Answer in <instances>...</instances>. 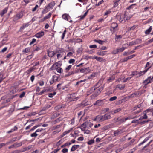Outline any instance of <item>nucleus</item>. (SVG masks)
<instances>
[{"label": "nucleus", "mask_w": 153, "mask_h": 153, "mask_svg": "<svg viewBox=\"0 0 153 153\" xmlns=\"http://www.w3.org/2000/svg\"><path fill=\"white\" fill-rule=\"evenodd\" d=\"M111 118L110 114H105L104 115H97L98 122H101L106 120L110 119Z\"/></svg>", "instance_id": "1"}, {"label": "nucleus", "mask_w": 153, "mask_h": 153, "mask_svg": "<svg viewBox=\"0 0 153 153\" xmlns=\"http://www.w3.org/2000/svg\"><path fill=\"white\" fill-rule=\"evenodd\" d=\"M57 63H54L50 68L51 70H56L58 73H61L63 71L62 68L60 67H57Z\"/></svg>", "instance_id": "2"}, {"label": "nucleus", "mask_w": 153, "mask_h": 153, "mask_svg": "<svg viewBox=\"0 0 153 153\" xmlns=\"http://www.w3.org/2000/svg\"><path fill=\"white\" fill-rule=\"evenodd\" d=\"M103 89L102 86L100 87L98 89H96L94 93L91 96V98H93L97 97L101 92Z\"/></svg>", "instance_id": "3"}, {"label": "nucleus", "mask_w": 153, "mask_h": 153, "mask_svg": "<svg viewBox=\"0 0 153 153\" xmlns=\"http://www.w3.org/2000/svg\"><path fill=\"white\" fill-rule=\"evenodd\" d=\"M90 70L89 69L88 67L85 68H81L78 71H76V72H78L79 71L81 73H83L85 74H87L89 73L90 71Z\"/></svg>", "instance_id": "4"}, {"label": "nucleus", "mask_w": 153, "mask_h": 153, "mask_svg": "<svg viewBox=\"0 0 153 153\" xmlns=\"http://www.w3.org/2000/svg\"><path fill=\"white\" fill-rule=\"evenodd\" d=\"M130 12L126 11L124 14V19L126 20H128L132 16V15L130 14Z\"/></svg>", "instance_id": "5"}, {"label": "nucleus", "mask_w": 153, "mask_h": 153, "mask_svg": "<svg viewBox=\"0 0 153 153\" xmlns=\"http://www.w3.org/2000/svg\"><path fill=\"white\" fill-rule=\"evenodd\" d=\"M103 100H99L96 101L94 105L97 106H100L103 105L104 104Z\"/></svg>", "instance_id": "6"}, {"label": "nucleus", "mask_w": 153, "mask_h": 153, "mask_svg": "<svg viewBox=\"0 0 153 153\" xmlns=\"http://www.w3.org/2000/svg\"><path fill=\"white\" fill-rule=\"evenodd\" d=\"M22 142L17 143H15L9 146L8 148L9 149H10L12 148H16L17 147L20 146L22 145Z\"/></svg>", "instance_id": "7"}, {"label": "nucleus", "mask_w": 153, "mask_h": 153, "mask_svg": "<svg viewBox=\"0 0 153 153\" xmlns=\"http://www.w3.org/2000/svg\"><path fill=\"white\" fill-rule=\"evenodd\" d=\"M123 132V129H119L114 132V136H117Z\"/></svg>", "instance_id": "8"}, {"label": "nucleus", "mask_w": 153, "mask_h": 153, "mask_svg": "<svg viewBox=\"0 0 153 153\" xmlns=\"http://www.w3.org/2000/svg\"><path fill=\"white\" fill-rule=\"evenodd\" d=\"M62 17L64 19L69 21L70 22H72V20H70L71 18L67 14H63L62 16Z\"/></svg>", "instance_id": "9"}, {"label": "nucleus", "mask_w": 153, "mask_h": 153, "mask_svg": "<svg viewBox=\"0 0 153 153\" xmlns=\"http://www.w3.org/2000/svg\"><path fill=\"white\" fill-rule=\"evenodd\" d=\"M55 2L53 1L49 3L46 6L48 7L49 10L50 9H52L55 5Z\"/></svg>", "instance_id": "10"}, {"label": "nucleus", "mask_w": 153, "mask_h": 153, "mask_svg": "<svg viewBox=\"0 0 153 153\" xmlns=\"http://www.w3.org/2000/svg\"><path fill=\"white\" fill-rule=\"evenodd\" d=\"M95 59L99 61L100 62H105L106 61V60L105 59H103L102 58L98 57L95 56H94L92 58V59Z\"/></svg>", "instance_id": "11"}, {"label": "nucleus", "mask_w": 153, "mask_h": 153, "mask_svg": "<svg viewBox=\"0 0 153 153\" xmlns=\"http://www.w3.org/2000/svg\"><path fill=\"white\" fill-rule=\"evenodd\" d=\"M153 79L151 80V76L149 77L146 80H145L143 83L145 84V85H147V84L153 81Z\"/></svg>", "instance_id": "12"}, {"label": "nucleus", "mask_w": 153, "mask_h": 153, "mask_svg": "<svg viewBox=\"0 0 153 153\" xmlns=\"http://www.w3.org/2000/svg\"><path fill=\"white\" fill-rule=\"evenodd\" d=\"M47 53L48 56L50 57H52L56 53L54 51H47Z\"/></svg>", "instance_id": "13"}, {"label": "nucleus", "mask_w": 153, "mask_h": 153, "mask_svg": "<svg viewBox=\"0 0 153 153\" xmlns=\"http://www.w3.org/2000/svg\"><path fill=\"white\" fill-rule=\"evenodd\" d=\"M44 34V33L43 31H41L37 33L35 35V36L38 38H40L43 36Z\"/></svg>", "instance_id": "14"}, {"label": "nucleus", "mask_w": 153, "mask_h": 153, "mask_svg": "<svg viewBox=\"0 0 153 153\" xmlns=\"http://www.w3.org/2000/svg\"><path fill=\"white\" fill-rule=\"evenodd\" d=\"M7 10L8 8L7 7L5 8L0 13V16L2 17L4 14L6 13L7 11Z\"/></svg>", "instance_id": "15"}, {"label": "nucleus", "mask_w": 153, "mask_h": 153, "mask_svg": "<svg viewBox=\"0 0 153 153\" xmlns=\"http://www.w3.org/2000/svg\"><path fill=\"white\" fill-rule=\"evenodd\" d=\"M125 85L118 84L116 86V88L120 90H123L125 87Z\"/></svg>", "instance_id": "16"}, {"label": "nucleus", "mask_w": 153, "mask_h": 153, "mask_svg": "<svg viewBox=\"0 0 153 153\" xmlns=\"http://www.w3.org/2000/svg\"><path fill=\"white\" fill-rule=\"evenodd\" d=\"M87 127L85 123H83L82 124L81 126L80 127V128L82 131H84L85 130L86 128Z\"/></svg>", "instance_id": "17"}, {"label": "nucleus", "mask_w": 153, "mask_h": 153, "mask_svg": "<svg viewBox=\"0 0 153 153\" xmlns=\"http://www.w3.org/2000/svg\"><path fill=\"white\" fill-rule=\"evenodd\" d=\"M17 129H18L17 127L16 126H15L13 128H12L11 129V130H10L9 131H8L7 132V133H8V134L11 133H12V132H14L15 131H16L17 130Z\"/></svg>", "instance_id": "18"}, {"label": "nucleus", "mask_w": 153, "mask_h": 153, "mask_svg": "<svg viewBox=\"0 0 153 153\" xmlns=\"http://www.w3.org/2000/svg\"><path fill=\"white\" fill-rule=\"evenodd\" d=\"M86 126L87 127L89 126L90 128L93 125V123L90 122V120H87L85 122Z\"/></svg>", "instance_id": "19"}, {"label": "nucleus", "mask_w": 153, "mask_h": 153, "mask_svg": "<svg viewBox=\"0 0 153 153\" xmlns=\"http://www.w3.org/2000/svg\"><path fill=\"white\" fill-rule=\"evenodd\" d=\"M79 147V145H73L71 148V151H74Z\"/></svg>", "instance_id": "20"}, {"label": "nucleus", "mask_w": 153, "mask_h": 153, "mask_svg": "<svg viewBox=\"0 0 153 153\" xmlns=\"http://www.w3.org/2000/svg\"><path fill=\"white\" fill-rule=\"evenodd\" d=\"M51 13H50L48 15L45 16L43 19H42L41 20V22H43L45 20L49 18L51 16Z\"/></svg>", "instance_id": "21"}, {"label": "nucleus", "mask_w": 153, "mask_h": 153, "mask_svg": "<svg viewBox=\"0 0 153 153\" xmlns=\"http://www.w3.org/2000/svg\"><path fill=\"white\" fill-rule=\"evenodd\" d=\"M51 107V105H50L49 104H46L45 106L44 107L42 108V109L41 110V111H45L47 109Z\"/></svg>", "instance_id": "22"}, {"label": "nucleus", "mask_w": 153, "mask_h": 153, "mask_svg": "<svg viewBox=\"0 0 153 153\" xmlns=\"http://www.w3.org/2000/svg\"><path fill=\"white\" fill-rule=\"evenodd\" d=\"M106 51H102L98 52L97 54L100 56H104L106 54Z\"/></svg>", "instance_id": "23"}, {"label": "nucleus", "mask_w": 153, "mask_h": 153, "mask_svg": "<svg viewBox=\"0 0 153 153\" xmlns=\"http://www.w3.org/2000/svg\"><path fill=\"white\" fill-rule=\"evenodd\" d=\"M52 79H53L54 80L55 82H58L60 80L59 77L55 75L53 76Z\"/></svg>", "instance_id": "24"}, {"label": "nucleus", "mask_w": 153, "mask_h": 153, "mask_svg": "<svg viewBox=\"0 0 153 153\" xmlns=\"http://www.w3.org/2000/svg\"><path fill=\"white\" fill-rule=\"evenodd\" d=\"M49 10H50L48 8V7L46 6L45 7L44 9L42 11V14H45L48 12Z\"/></svg>", "instance_id": "25"}, {"label": "nucleus", "mask_w": 153, "mask_h": 153, "mask_svg": "<svg viewBox=\"0 0 153 153\" xmlns=\"http://www.w3.org/2000/svg\"><path fill=\"white\" fill-rule=\"evenodd\" d=\"M150 137H146L143 140V141H142V142H141L140 143L139 145L138 146H140L141 145L143 144L144 143H145V142H146L148 140H149V139Z\"/></svg>", "instance_id": "26"}, {"label": "nucleus", "mask_w": 153, "mask_h": 153, "mask_svg": "<svg viewBox=\"0 0 153 153\" xmlns=\"http://www.w3.org/2000/svg\"><path fill=\"white\" fill-rule=\"evenodd\" d=\"M23 16V13L22 12H20L16 15V16L17 19H19L22 18Z\"/></svg>", "instance_id": "27"}, {"label": "nucleus", "mask_w": 153, "mask_h": 153, "mask_svg": "<svg viewBox=\"0 0 153 153\" xmlns=\"http://www.w3.org/2000/svg\"><path fill=\"white\" fill-rule=\"evenodd\" d=\"M111 127V125L109 124L107 125L104 126L102 128V130L103 131H105L108 129L110 128Z\"/></svg>", "instance_id": "28"}, {"label": "nucleus", "mask_w": 153, "mask_h": 153, "mask_svg": "<svg viewBox=\"0 0 153 153\" xmlns=\"http://www.w3.org/2000/svg\"><path fill=\"white\" fill-rule=\"evenodd\" d=\"M139 94L137 92L133 93L130 95H129L128 96V97L129 98H133L136 95H137Z\"/></svg>", "instance_id": "29"}, {"label": "nucleus", "mask_w": 153, "mask_h": 153, "mask_svg": "<svg viewBox=\"0 0 153 153\" xmlns=\"http://www.w3.org/2000/svg\"><path fill=\"white\" fill-rule=\"evenodd\" d=\"M118 30L117 28H115L114 27H111L110 29V31L112 32V33L113 34L116 31H117Z\"/></svg>", "instance_id": "30"}, {"label": "nucleus", "mask_w": 153, "mask_h": 153, "mask_svg": "<svg viewBox=\"0 0 153 153\" xmlns=\"http://www.w3.org/2000/svg\"><path fill=\"white\" fill-rule=\"evenodd\" d=\"M152 30V27L150 26V27L145 31V33L146 35L149 34V33L151 32Z\"/></svg>", "instance_id": "31"}, {"label": "nucleus", "mask_w": 153, "mask_h": 153, "mask_svg": "<svg viewBox=\"0 0 153 153\" xmlns=\"http://www.w3.org/2000/svg\"><path fill=\"white\" fill-rule=\"evenodd\" d=\"M10 98H7L6 100H5L2 102V103L3 104H5L10 102Z\"/></svg>", "instance_id": "32"}, {"label": "nucleus", "mask_w": 153, "mask_h": 153, "mask_svg": "<svg viewBox=\"0 0 153 153\" xmlns=\"http://www.w3.org/2000/svg\"><path fill=\"white\" fill-rule=\"evenodd\" d=\"M30 48L28 47L25 48L24 50H23L22 52L24 53H27L29 52L30 51Z\"/></svg>", "instance_id": "33"}, {"label": "nucleus", "mask_w": 153, "mask_h": 153, "mask_svg": "<svg viewBox=\"0 0 153 153\" xmlns=\"http://www.w3.org/2000/svg\"><path fill=\"white\" fill-rule=\"evenodd\" d=\"M88 11H87L82 16H80V18L79 19V20H82L85 17V16H86V15L87 14Z\"/></svg>", "instance_id": "34"}, {"label": "nucleus", "mask_w": 153, "mask_h": 153, "mask_svg": "<svg viewBox=\"0 0 153 153\" xmlns=\"http://www.w3.org/2000/svg\"><path fill=\"white\" fill-rule=\"evenodd\" d=\"M124 45L121 48H120L119 49H118V52H122V51H123L126 48V47H124V45Z\"/></svg>", "instance_id": "35"}, {"label": "nucleus", "mask_w": 153, "mask_h": 153, "mask_svg": "<svg viewBox=\"0 0 153 153\" xmlns=\"http://www.w3.org/2000/svg\"><path fill=\"white\" fill-rule=\"evenodd\" d=\"M118 24L117 23L115 22H113L111 23V27H114L115 28H117L118 27Z\"/></svg>", "instance_id": "36"}, {"label": "nucleus", "mask_w": 153, "mask_h": 153, "mask_svg": "<svg viewBox=\"0 0 153 153\" xmlns=\"http://www.w3.org/2000/svg\"><path fill=\"white\" fill-rule=\"evenodd\" d=\"M142 41L141 39H137L135 41L136 45L141 43L142 42Z\"/></svg>", "instance_id": "37"}, {"label": "nucleus", "mask_w": 153, "mask_h": 153, "mask_svg": "<svg viewBox=\"0 0 153 153\" xmlns=\"http://www.w3.org/2000/svg\"><path fill=\"white\" fill-rule=\"evenodd\" d=\"M56 92H54L53 93H50L48 94V96L50 98H52L53 96L56 95Z\"/></svg>", "instance_id": "38"}, {"label": "nucleus", "mask_w": 153, "mask_h": 153, "mask_svg": "<svg viewBox=\"0 0 153 153\" xmlns=\"http://www.w3.org/2000/svg\"><path fill=\"white\" fill-rule=\"evenodd\" d=\"M114 78L113 76H111V77H110L108 79H107V81L108 82H112L113 80H114Z\"/></svg>", "instance_id": "39"}, {"label": "nucleus", "mask_w": 153, "mask_h": 153, "mask_svg": "<svg viewBox=\"0 0 153 153\" xmlns=\"http://www.w3.org/2000/svg\"><path fill=\"white\" fill-rule=\"evenodd\" d=\"M122 36L119 35H116L115 36V39L116 41H117L119 39H121L122 38Z\"/></svg>", "instance_id": "40"}, {"label": "nucleus", "mask_w": 153, "mask_h": 153, "mask_svg": "<svg viewBox=\"0 0 153 153\" xmlns=\"http://www.w3.org/2000/svg\"><path fill=\"white\" fill-rule=\"evenodd\" d=\"M95 41L99 43V44L102 45L104 43V41L100 40H95Z\"/></svg>", "instance_id": "41"}, {"label": "nucleus", "mask_w": 153, "mask_h": 153, "mask_svg": "<svg viewBox=\"0 0 153 153\" xmlns=\"http://www.w3.org/2000/svg\"><path fill=\"white\" fill-rule=\"evenodd\" d=\"M109 110V109L108 108H105L102 110V111L104 113H105L106 112H108Z\"/></svg>", "instance_id": "42"}, {"label": "nucleus", "mask_w": 153, "mask_h": 153, "mask_svg": "<svg viewBox=\"0 0 153 153\" xmlns=\"http://www.w3.org/2000/svg\"><path fill=\"white\" fill-rule=\"evenodd\" d=\"M121 109L120 108H118L116 109L114 111V113L115 114L117 112H119L121 110Z\"/></svg>", "instance_id": "43"}, {"label": "nucleus", "mask_w": 153, "mask_h": 153, "mask_svg": "<svg viewBox=\"0 0 153 153\" xmlns=\"http://www.w3.org/2000/svg\"><path fill=\"white\" fill-rule=\"evenodd\" d=\"M119 120V122L120 123H122L125 122L126 120V118H124L121 119L120 118Z\"/></svg>", "instance_id": "44"}, {"label": "nucleus", "mask_w": 153, "mask_h": 153, "mask_svg": "<svg viewBox=\"0 0 153 153\" xmlns=\"http://www.w3.org/2000/svg\"><path fill=\"white\" fill-rule=\"evenodd\" d=\"M96 88L95 87V86H94L92 87L89 90L90 93H92L94 91H95L96 90Z\"/></svg>", "instance_id": "45"}, {"label": "nucleus", "mask_w": 153, "mask_h": 153, "mask_svg": "<svg viewBox=\"0 0 153 153\" xmlns=\"http://www.w3.org/2000/svg\"><path fill=\"white\" fill-rule=\"evenodd\" d=\"M117 98V97L116 96H114V97H112L110 98L109 99V100L110 101H113L114 100H115Z\"/></svg>", "instance_id": "46"}, {"label": "nucleus", "mask_w": 153, "mask_h": 153, "mask_svg": "<svg viewBox=\"0 0 153 153\" xmlns=\"http://www.w3.org/2000/svg\"><path fill=\"white\" fill-rule=\"evenodd\" d=\"M94 143V140H91L87 142V143L89 145L92 144Z\"/></svg>", "instance_id": "47"}, {"label": "nucleus", "mask_w": 153, "mask_h": 153, "mask_svg": "<svg viewBox=\"0 0 153 153\" xmlns=\"http://www.w3.org/2000/svg\"><path fill=\"white\" fill-rule=\"evenodd\" d=\"M37 136H38V134L36 133V131L35 132L32 134L30 135L31 137H36Z\"/></svg>", "instance_id": "48"}, {"label": "nucleus", "mask_w": 153, "mask_h": 153, "mask_svg": "<svg viewBox=\"0 0 153 153\" xmlns=\"http://www.w3.org/2000/svg\"><path fill=\"white\" fill-rule=\"evenodd\" d=\"M14 109L13 108H11L8 111V112L9 114H11L14 111Z\"/></svg>", "instance_id": "49"}, {"label": "nucleus", "mask_w": 153, "mask_h": 153, "mask_svg": "<svg viewBox=\"0 0 153 153\" xmlns=\"http://www.w3.org/2000/svg\"><path fill=\"white\" fill-rule=\"evenodd\" d=\"M46 91V90H42L40 92L37 93V94L38 95H41L44 92Z\"/></svg>", "instance_id": "50"}, {"label": "nucleus", "mask_w": 153, "mask_h": 153, "mask_svg": "<svg viewBox=\"0 0 153 153\" xmlns=\"http://www.w3.org/2000/svg\"><path fill=\"white\" fill-rule=\"evenodd\" d=\"M146 73L144 72V71H140L138 73V74H139V76H141L143 75H144Z\"/></svg>", "instance_id": "51"}, {"label": "nucleus", "mask_w": 153, "mask_h": 153, "mask_svg": "<svg viewBox=\"0 0 153 153\" xmlns=\"http://www.w3.org/2000/svg\"><path fill=\"white\" fill-rule=\"evenodd\" d=\"M128 60L127 57L123 58L121 60L122 62H124Z\"/></svg>", "instance_id": "52"}, {"label": "nucleus", "mask_w": 153, "mask_h": 153, "mask_svg": "<svg viewBox=\"0 0 153 153\" xmlns=\"http://www.w3.org/2000/svg\"><path fill=\"white\" fill-rule=\"evenodd\" d=\"M141 106V105L140 104H139V105L135 106V107H134V108H133V111H134L135 110H136L137 109V108H140Z\"/></svg>", "instance_id": "53"}, {"label": "nucleus", "mask_w": 153, "mask_h": 153, "mask_svg": "<svg viewBox=\"0 0 153 153\" xmlns=\"http://www.w3.org/2000/svg\"><path fill=\"white\" fill-rule=\"evenodd\" d=\"M3 75L0 72V83L4 79Z\"/></svg>", "instance_id": "54"}, {"label": "nucleus", "mask_w": 153, "mask_h": 153, "mask_svg": "<svg viewBox=\"0 0 153 153\" xmlns=\"http://www.w3.org/2000/svg\"><path fill=\"white\" fill-rule=\"evenodd\" d=\"M132 77V76L128 77L127 78L125 79H124L123 82H126L128 80L131 79V78Z\"/></svg>", "instance_id": "55"}, {"label": "nucleus", "mask_w": 153, "mask_h": 153, "mask_svg": "<svg viewBox=\"0 0 153 153\" xmlns=\"http://www.w3.org/2000/svg\"><path fill=\"white\" fill-rule=\"evenodd\" d=\"M70 131H71L70 130H68L67 131H66L64 132V133H63L62 134V135L61 137H63L65 135L69 133L70 132Z\"/></svg>", "instance_id": "56"}, {"label": "nucleus", "mask_w": 153, "mask_h": 153, "mask_svg": "<svg viewBox=\"0 0 153 153\" xmlns=\"http://www.w3.org/2000/svg\"><path fill=\"white\" fill-rule=\"evenodd\" d=\"M136 56V55L135 54H133L130 56H129L127 57V58L128 59V60L131 59L134 57Z\"/></svg>", "instance_id": "57"}, {"label": "nucleus", "mask_w": 153, "mask_h": 153, "mask_svg": "<svg viewBox=\"0 0 153 153\" xmlns=\"http://www.w3.org/2000/svg\"><path fill=\"white\" fill-rule=\"evenodd\" d=\"M62 84L61 83H59L57 85V88L59 90H61V89H64L63 88H62L60 87V86Z\"/></svg>", "instance_id": "58"}, {"label": "nucleus", "mask_w": 153, "mask_h": 153, "mask_svg": "<svg viewBox=\"0 0 153 153\" xmlns=\"http://www.w3.org/2000/svg\"><path fill=\"white\" fill-rule=\"evenodd\" d=\"M132 123H136L137 124H140V122L139 121V120H133L131 122Z\"/></svg>", "instance_id": "59"}, {"label": "nucleus", "mask_w": 153, "mask_h": 153, "mask_svg": "<svg viewBox=\"0 0 153 153\" xmlns=\"http://www.w3.org/2000/svg\"><path fill=\"white\" fill-rule=\"evenodd\" d=\"M151 43V42L150 40H149V41H148L146 42V43H145L144 44H142V46H144L146 45H147Z\"/></svg>", "instance_id": "60"}, {"label": "nucleus", "mask_w": 153, "mask_h": 153, "mask_svg": "<svg viewBox=\"0 0 153 153\" xmlns=\"http://www.w3.org/2000/svg\"><path fill=\"white\" fill-rule=\"evenodd\" d=\"M66 30L65 29L63 32V33L62 34V39H64L65 36V34H66Z\"/></svg>", "instance_id": "61"}, {"label": "nucleus", "mask_w": 153, "mask_h": 153, "mask_svg": "<svg viewBox=\"0 0 153 153\" xmlns=\"http://www.w3.org/2000/svg\"><path fill=\"white\" fill-rule=\"evenodd\" d=\"M126 118V120H128L133 119L134 118V117H133L132 116L130 115V116H128V117Z\"/></svg>", "instance_id": "62"}, {"label": "nucleus", "mask_w": 153, "mask_h": 153, "mask_svg": "<svg viewBox=\"0 0 153 153\" xmlns=\"http://www.w3.org/2000/svg\"><path fill=\"white\" fill-rule=\"evenodd\" d=\"M25 95V93L24 92H23L19 95V97L20 98L23 97Z\"/></svg>", "instance_id": "63"}, {"label": "nucleus", "mask_w": 153, "mask_h": 153, "mask_svg": "<svg viewBox=\"0 0 153 153\" xmlns=\"http://www.w3.org/2000/svg\"><path fill=\"white\" fill-rule=\"evenodd\" d=\"M72 67V65H70L69 66H68L66 68L65 70L67 71H68L69 70H70V69Z\"/></svg>", "instance_id": "64"}]
</instances>
